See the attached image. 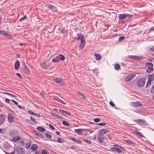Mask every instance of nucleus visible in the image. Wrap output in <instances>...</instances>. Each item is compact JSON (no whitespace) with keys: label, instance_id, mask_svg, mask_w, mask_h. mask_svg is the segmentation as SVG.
<instances>
[{"label":"nucleus","instance_id":"nucleus-1","mask_svg":"<svg viewBox=\"0 0 154 154\" xmlns=\"http://www.w3.org/2000/svg\"><path fill=\"white\" fill-rule=\"evenodd\" d=\"M145 83V78L142 77L139 79L137 82V86L139 87H142L144 86Z\"/></svg>","mask_w":154,"mask_h":154},{"label":"nucleus","instance_id":"nucleus-2","mask_svg":"<svg viewBox=\"0 0 154 154\" xmlns=\"http://www.w3.org/2000/svg\"><path fill=\"white\" fill-rule=\"evenodd\" d=\"M134 121L138 124L142 125L144 126H149V124L147 123L144 120H143L137 119L134 120Z\"/></svg>","mask_w":154,"mask_h":154},{"label":"nucleus","instance_id":"nucleus-3","mask_svg":"<svg viewBox=\"0 0 154 154\" xmlns=\"http://www.w3.org/2000/svg\"><path fill=\"white\" fill-rule=\"evenodd\" d=\"M81 44L80 45V48L81 49H82L84 48L85 43V37L83 35H82L80 38Z\"/></svg>","mask_w":154,"mask_h":154},{"label":"nucleus","instance_id":"nucleus-4","mask_svg":"<svg viewBox=\"0 0 154 154\" xmlns=\"http://www.w3.org/2000/svg\"><path fill=\"white\" fill-rule=\"evenodd\" d=\"M97 140L98 141V142L100 143L101 145L105 146L106 145V143H105L102 140V137H103V136L102 135H101L100 134H98L97 136Z\"/></svg>","mask_w":154,"mask_h":154},{"label":"nucleus","instance_id":"nucleus-5","mask_svg":"<svg viewBox=\"0 0 154 154\" xmlns=\"http://www.w3.org/2000/svg\"><path fill=\"white\" fill-rule=\"evenodd\" d=\"M15 151L17 154H24V151L23 150V149L19 147H16Z\"/></svg>","mask_w":154,"mask_h":154},{"label":"nucleus","instance_id":"nucleus-6","mask_svg":"<svg viewBox=\"0 0 154 154\" xmlns=\"http://www.w3.org/2000/svg\"><path fill=\"white\" fill-rule=\"evenodd\" d=\"M136 76L135 74H129L126 77V81H129Z\"/></svg>","mask_w":154,"mask_h":154},{"label":"nucleus","instance_id":"nucleus-7","mask_svg":"<svg viewBox=\"0 0 154 154\" xmlns=\"http://www.w3.org/2000/svg\"><path fill=\"white\" fill-rule=\"evenodd\" d=\"M14 120V116L10 113L8 116V121L9 123L12 122Z\"/></svg>","mask_w":154,"mask_h":154},{"label":"nucleus","instance_id":"nucleus-8","mask_svg":"<svg viewBox=\"0 0 154 154\" xmlns=\"http://www.w3.org/2000/svg\"><path fill=\"white\" fill-rule=\"evenodd\" d=\"M110 150L112 152H116L118 153H119L122 152L120 149L116 147H112L110 148Z\"/></svg>","mask_w":154,"mask_h":154},{"label":"nucleus","instance_id":"nucleus-9","mask_svg":"<svg viewBox=\"0 0 154 154\" xmlns=\"http://www.w3.org/2000/svg\"><path fill=\"white\" fill-rule=\"evenodd\" d=\"M5 119V116L2 114H0V125H2L4 123Z\"/></svg>","mask_w":154,"mask_h":154},{"label":"nucleus","instance_id":"nucleus-10","mask_svg":"<svg viewBox=\"0 0 154 154\" xmlns=\"http://www.w3.org/2000/svg\"><path fill=\"white\" fill-rule=\"evenodd\" d=\"M54 82L59 84L60 85H61V84L62 83L63 81V79L62 78H56L53 79Z\"/></svg>","mask_w":154,"mask_h":154},{"label":"nucleus","instance_id":"nucleus-11","mask_svg":"<svg viewBox=\"0 0 154 154\" xmlns=\"http://www.w3.org/2000/svg\"><path fill=\"white\" fill-rule=\"evenodd\" d=\"M128 57H129L133 59L134 60H141L142 58L141 57L137 56L130 55L128 56Z\"/></svg>","mask_w":154,"mask_h":154},{"label":"nucleus","instance_id":"nucleus-12","mask_svg":"<svg viewBox=\"0 0 154 154\" xmlns=\"http://www.w3.org/2000/svg\"><path fill=\"white\" fill-rule=\"evenodd\" d=\"M48 8L53 11H56L57 10V8L52 5L49 4L48 6Z\"/></svg>","mask_w":154,"mask_h":154},{"label":"nucleus","instance_id":"nucleus-13","mask_svg":"<svg viewBox=\"0 0 154 154\" xmlns=\"http://www.w3.org/2000/svg\"><path fill=\"white\" fill-rule=\"evenodd\" d=\"M132 105L135 107H140L142 106V104L139 102H132Z\"/></svg>","mask_w":154,"mask_h":154},{"label":"nucleus","instance_id":"nucleus-14","mask_svg":"<svg viewBox=\"0 0 154 154\" xmlns=\"http://www.w3.org/2000/svg\"><path fill=\"white\" fill-rule=\"evenodd\" d=\"M50 114L53 116L54 117H56V118L58 119H63L64 118L63 117L57 114L56 113H53V112H51L50 113Z\"/></svg>","mask_w":154,"mask_h":154},{"label":"nucleus","instance_id":"nucleus-15","mask_svg":"<svg viewBox=\"0 0 154 154\" xmlns=\"http://www.w3.org/2000/svg\"><path fill=\"white\" fill-rule=\"evenodd\" d=\"M134 134H136L137 136H138L139 137H143V135L140 133V132L137 131H134Z\"/></svg>","mask_w":154,"mask_h":154},{"label":"nucleus","instance_id":"nucleus-16","mask_svg":"<svg viewBox=\"0 0 154 154\" xmlns=\"http://www.w3.org/2000/svg\"><path fill=\"white\" fill-rule=\"evenodd\" d=\"M109 131L108 130L106 129H101L100 131V134L102 135L103 136V135L106 133H107Z\"/></svg>","mask_w":154,"mask_h":154},{"label":"nucleus","instance_id":"nucleus-17","mask_svg":"<svg viewBox=\"0 0 154 154\" xmlns=\"http://www.w3.org/2000/svg\"><path fill=\"white\" fill-rule=\"evenodd\" d=\"M35 135L38 138H43L44 137V135L40 133L35 131Z\"/></svg>","mask_w":154,"mask_h":154},{"label":"nucleus","instance_id":"nucleus-18","mask_svg":"<svg viewBox=\"0 0 154 154\" xmlns=\"http://www.w3.org/2000/svg\"><path fill=\"white\" fill-rule=\"evenodd\" d=\"M133 16V15L126 14V21L130 20V19Z\"/></svg>","mask_w":154,"mask_h":154},{"label":"nucleus","instance_id":"nucleus-19","mask_svg":"<svg viewBox=\"0 0 154 154\" xmlns=\"http://www.w3.org/2000/svg\"><path fill=\"white\" fill-rule=\"evenodd\" d=\"M126 142L127 144L128 145H134L135 144V142L129 140H126Z\"/></svg>","mask_w":154,"mask_h":154},{"label":"nucleus","instance_id":"nucleus-20","mask_svg":"<svg viewBox=\"0 0 154 154\" xmlns=\"http://www.w3.org/2000/svg\"><path fill=\"white\" fill-rule=\"evenodd\" d=\"M20 66V62L19 61H17L15 64L14 67L16 70L19 69Z\"/></svg>","mask_w":154,"mask_h":154},{"label":"nucleus","instance_id":"nucleus-21","mask_svg":"<svg viewBox=\"0 0 154 154\" xmlns=\"http://www.w3.org/2000/svg\"><path fill=\"white\" fill-rule=\"evenodd\" d=\"M42 67L43 69H46L49 67L48 64H47L45 62H42L41 64Z\"/></svg>","mask_w":154,"mask_h":154},{"label":"nucleus","instance_id":"nucleus-22","mask_svg":"<svg viewBox=\"0 0 154 154\" xmlns=\"http://www.w3.org/2000/svg\"><path fill=\"white\" fill-rule=\"evenodd\" d=\"M94 56L95 57V59L97 60H99L101 59V56L99 54H94Z\"/></svg>","mask_w":154,"mask_h":154},{"label":"nucleus","instance_id":"nucleus-23","mask_svg":"<svg viewBox=\"0 0 154 154\" xmlns=\"http://www.w3.org/2000/svg\"><path fill=\"white\" fill-rule=\"evenodd\" d=\"M30 120L32 121V122L30 123V124L32 125H34L37 123V122L35 120L34 118L32 116L30 117Z\"/></svg>","mask_w":154,"mask_h":154},{"label":"nucleus","instance_id":"nucleus-24","mask_svg":"<svg viewBox=\"0 0 154 154\" xmlns=\"http://www.w3.org/2000/svg\"><path fill=\"white\" fill-rule=\"evenodd\" d=\"M37 130L40 132H43L45 130V128L41 126H38L37 128Z\"/></svg>","mask_w":154,"mask_h":154},{"label":"nucleus","instance_id":"nucleus-25","mask_svg":"<svg viewBox=\"0 0 154 154\" xmlns=\"http://www.w3.org/2000/svg\"><path fill=\"white\" fill-rule=\"evenodd\" d=\"M153 70V66H151L149 67L146 69V71L147 73H150L151 71Z\"/></svg>","mask_w":154,"mask_h":154},{"label":"nucleus","instance_id":"nucleus-26","mask_svg":"<svg viewBox=\"0 0 154 154\" xmlns=\"http://www.w3.org/2000/svg\"><path fill=\"white\" fill-rule=\"evenodd\" d=\"M21 139V137L20 136H17V137H14L12 138V140L14 142H16L20 140Z\"/></svg>","mask_w":154,"mask_h":154},{"label":"nucleus","instance_id":"nucleus-27","mask_svg":"<svg viewBox=\"0 0 154 154\" xmlns=\"http://www.w3.org/2000/svg\"><path fill=\"white\" fill-rule=\"evenodd\" d=\"M51 140L53 141L57 142L56 140H54L52 139ZM57 142L58 143H62L63 142V140L61 138L58 137V138Z\"/></svg>","mask_w":154,"mask_h":154},{"label":"nucleus","instance_id":"nucleus-28","mask_svg":"<svg viewBox=\"0 0 154 154\" xmlns=\"http://www.w3.org/2000/svg\"><path fill=\"white\" fill-rule=\"evenodd\" d=\"M59 60L62 61L64 60L65 59V57L62 54H60L58 56Z\"/></svg>","mask_w":154,"mask_h":154},{"label":"nucleus","instance_id":"nucleus-29","mask_svg":"<svg viewBox=\"0 0 154 154\" xmlns=\"http://www.w3.org/2000/svg\"><path fill=\"white\" fill-rule=\"evenodd\" d=\"M17 132V131L12 130L9 132V134L10 136L13 137L15 135V133Z\"/></svg>","mask_w":154,"mask_h":154},{"label":"nucleus","instance_id":"nucleus-30","mask_svg":"<svg viewBox=\"0 0 154 154\" xmlns=\"http://www.w3.org/2000/svg\"><path fill=\"white\" fill-rule=\"evenodd\" d=\"M38 146L36 144H33L31 147L32 150L33 151H35L37 149Z\"/></svg>","mask_w":154,"mask_h":154},{"label":"nucleus","instance_id":"nucleus-31","mask_svg":"<svg viewBox=\"0 0 154 154\" xmlns=\"http://www.w3.org/2000/svg\"><path fill=\"white\" fill-rule=\"evenodd\" d=\"M25 68V72L27 74H30V70L28 67L26 65H25L24 66Z\"/></svg>","mask_w":154,"mask_h":154},{"label":"nucleus","instance_id":"nucleus-32","mask_svg":"<svg viewBox=\"0 0 154 154\" xmlns=\"http://www.w3.org/2000/svg\"><path fill=\"white\" fill-rule=\"evenodd\" d=\"M60 61L59 58L57 56L55 58L53 59L52 60V61L54 63H56L59 62Z\"/></svg>","mask_w":154,"mask_h":154},{"label":"nucleus","instance_id":"nucleus-33","mask_svg":"<svg viewBox=\"0 0 154 154\" xmlns=\"http://www.w3.org/2000/svg\"><path fill=\"white\" fill-rule=\"evenodd\" d=\"M119 17L120 19H123L125 17V13L119 14Z\"/></svg>","mask_w":154,"mask_h":154},{"label":"nucleus","instance_id":"nucleus-34","mask_svg":"<svg viewBox=\"0 0 154 154\" xmlns=\"http://www.w3.org/2000/svg\"><path fill=\"white\" fill-rule=\"evenodd\" d=\"M4 36H5L6 38H11V34L7 32H5Z\"/></svg>","mask_w":154,"mask_h":154},{"label":"nucleus","instance_id":"nucleus-35","mask_svg":"<svg viewBox=\"0 0 154 154\" xmlns=\"http://www.w3.org/2000/svg\"><path fill=\"white\" fill-rule=\"evenodd\" d=\"M62 124L66 126H70L69 124L67 121L64 120L62 121Z\"/></svg>","mask_w":154,"mask_h":154},{"label":"nucleus","instance_id":"nucleus-36","mask_svg":"<svg viewBox=\"0 0 154 154\" xmlns=\"http://www.w3.org/2000/svg\"><path fill=\"white\" fill-rule=\"evenodd\" d=\"M3 94H5L9 95L10 96H11L13 97H17V96H15V95H13V94H11L10 93H9L4 92L3 93Z\"/></svg>","mask_w":154,"mask_h":154},{"label":"nucleus","instance_id":"nucleus-37","mask_svg":"<svg viewBox=\"0 0 154 154\" xmlns=\"http://www.w3.org/2000/svg\"><path fill=\"white\" fill-rule=\"evenodd\" d=\"M77 134L79 135H81L82 133V130L81 129H78L76 130Z\"/></svg>","mask_w":154,"mask_h":154},{"label":"nucleus","instance_id":"nucleus-38","mask_svg":"<svg viewBox=\"0 0 154 154\" xmlns=\"http://www.w3.org/2000/svg\"><path fill=\"white\" fill-rule=\"evenodd\" d=\"M120 68V66L118 64H116L114 66V68L116 70L119 69Z\"/></svg>","mask_w":154,"mask_h":154},{"label":"nucleus","instance_id":"nucleus-39","mask_svg":"<svg viewBox=\"0 0 154 154\" xmlns=\"http://www.w3.org/2000/svg\"><path fill=\"white\" fill-rule=\"evenodd\" d=\"M31 145V142L29 141L28 143H27L26 144V148L27 149L29 148Z\"/></svg>","mask_w":154,"mask_h":154},{"label":"nucleus","instance_id":"nucleus-40","mask_svg":"<svg viewBox=\"0 0 154 154\" xmlns=\"http://www.w3.org/2000/svg\"><path fill=\"white\" fill-rule=\"evenodd\" d=\"M31 114L33 115H36L38 116L39 117L40 116V115H38V114L36 113H34V112L30 110L28 111Z\"/></svg>","mask_w":154,"mask_h":154},{"label":"nucleus","instance_id":"nucleus-41","mask_svg":"<svg viewBox=\"0 0 154 154\" xmlns=\"http://www.w3.org/2000/svg\"><path fill=\"white\" fill-rule=\"evenodd\" d=\"M93 124H95L96 125H99L103 126H104L106 125V123L104 122H100L98 123H92Z\"/></svg>","mask_w":154,"mask_h":154},{"label":"nucleus","instance_id":"nucleus-42","mask_svg":"<svg viewBox=\"0 0 154 154\" xmlns=\"http://www.w3.org/2000/svg\"><path fill=\"white\" fill-rule=\"evenodd\" d=\"M40 95L43 97V99L45 98L44 91V90L42 91L41 92L40 94Z\"/></svg>","mask_w":154,"mask_h":154},{"label":"nucleus","instance_id":"nucleus-43","mask_svg":"<svg viewBox=\"0 0 154 154\" xmlns=\"http://www.w3.org/2000/svg\"><path fill=\"white\" fill-rule=\"evenodd\" d=\"M154 79V78H153V76L151 75H149L148 76V80L150 81L151 82Z\"/></svg>","mask_w":154,"mask_h":154},{"label":"nucleus","instance_id":"nucleus-44","mask_svg":"<svg viewBox=\"0 0 154 154\" xmlns=\"http://www.w3.org/2000/svg\"><path fill=\"white\" fill-rule=\"evenodd\" d=\"M145 65L146 66H149L150 67L151 66H153V64L151 63H149L148 62H147L145 63Z\"/></svg>","mask_w":154,"mask_h":154},{"label":"nucleus","instance_id":"nucleus-45","mask_svg":"<svg viewBox=\"0 0 154 154\" xmlns=\"http://www.w3.org/2000/svg\"><path fill=\"white\" fill-rule=\"evenodd\" d=\"M83 140L84 141L86 142L89 144H91V142L90 141L88 140L87 139H84Z\"/></svg>","mask_w":154,"mask_h":154},{"label":"nucleus","instance_id":"nucleus-46","mask_svg":"<svg viewBox=\"0 0 154 154\" xmlns=\"http://www.w3.org/2000/svg\"><path fill=\"white\" fill-rule=\"evenodd\" d=\"M77 95H81L82 96V99H83V100H84L85 99V98L84 95L83 94H82L80 92H79V94H77Z\"/></svg>","mask_w":154,"mask_h":154},{"label":"nucleus","instance_id":"nucleus-47","mask_svg":"<svg viewBox=\"0 0 154 154\" xmlns=\"http://www.w3.org/2000/svg\"><path fill=\"white\" fill-rule=\"evenodd\" d=\"M125 38V37L124 36H122L120 37L119 38V42L121 41L124 40Z\"/></svg>","mask_w":154,"mask_h":154},{"label":"nucleus","instance_id":"nucleus-48","mask_svg":"<svg viewBox=\"0 0 154 154\" xmlns=\"http://www.w3.org/2000/svg\"><path fill=\"white\" fill-rule=\"evenodd\" d=\"M46 137L48 138H51L52 137V136L51 134H48V133H46L45 134Z\"/></svg>","mask_w":154,"mask_h":154},{"label":"nucleus","instance_id":"nucleus-49","mask_svg":"<svg viewBox=\"0 0 154 154\" xmlns=\"http://www.w3.org/2000/svg\"><path fill=\"white\" fill-rule=\"evenodd\" d=\"M94 121L95 122H98L100 121V119L99 118H94Z\"/></svg>","mask_w":154,"mask_h":154},{"label":"nucleus","instance_id":"nucleus-50","mask_svg":"<svg viewBox=\"0 0 154 154\" xmlns=\"http://www.w3.org/2000/svg\"><path fill=\"white\" fill-rule=\"evenodd\" d=\"M151 82L148 80L147 81V82L146 84L145 87L146 88L148 87L149 86V85L151 84Z\"/></svg>","mask_w":154,"mask_h":154},{"label":"nucleus","instance_id":"nucleus-51","mask_svg":"<svg viewBox=\"0 0 154 154\" xmlns=\"http://www.w3.org/2000/svg\"><path fill=\"white\" fill-rule=\"evenodd\" d=\"M42 154H47V151L46 149H43L42 151Z\"/></svg>","mask_w":154,"mask_h":154},{"label":"nucleus","instance_id":"nucleus-52","mask_svg":"<svg viewBox=\"0 0 154 154\" xmlns=\"http://www.w3.org/2000/svg\"><path fill=\"white\" fill-rule=\"evenodd\" d=\"M53 99L57 101H58V100L59 99V98H58L56 96H54L53 97Z\"/></svg>","mask_w":154,"mask_h":154},{"label":"nucleus","instance_id":"nucleus-53","mask_svg":"<svg viewBox=\"0 0 154 154\" xmlns=\"http://www.w3.org/2000/svg\"><path fill=\"white\" fill-rule=\"evenodd\" d=\"M26 15H25L24 16H23V17H21V18H20L19 20V21H22V20H24L26 18Z\"/></svg>","mask_w":154,"mask_h":154},{"label":"nucleus","instance_id":"nucleus-54","mask_svg":"<svg viewBox=\"0 0 154 154\" xmlns=\"http://www.w3.org/2000/svg\"><path fill=\"white\" fill-rule=\"evenodd\" d=\"M49 126L52 130H55V128L54 127H53L52 125L51 124H49Z\"/></svg>","mask_w":154,"mask_h":154},{"label":"nucleus","instance_id":"nucleus-55","mask_svg":"<svg viewBox=\"0 0 154 154\" xmlns=\"http://www.w3.org/2000/svg\"><path fill=\"white\" fill-rule=\"evenodd\" d=\"M16 75L17 77L20 78V79H22V77L20 73L17 72L16 73Z\"/></svg>","mask_w":154,"mask_h":154},{"label":"nucleus","instance_id":"nucleus-56","mask_svg":"<svg viewBox=\"0 0 154 154\" xmlns=\"http://www.w3.org/2000/svg\"><path fill=\"white\" fill-rule=\"evenodd\" d=\"M109 104L111 106L113 107H114L115 106V104H114L113 102L111 101L109 102Z\"/></svg>","mask_w":154,"mask_h":154},{"label":"nucleus","instance_id":"nucleus-57","mask_svg":"<svg viewBox=\"0 0 154 154\" xmlns=\"http://www.w3.org/2000/svg\"><path fill=\"white\" fill-rule=\"evenodd\" d=\"M58 101L60 103H62L63 104H65L66 103L63 101L62 100H61L60 99H59V100H58Z\"/></svg>","mask_w":154,"mask_h":154},{"label":"nucleus","instance_id":"nucleus-58","mask_svg":"<svg viewBox=\"0 0 154 154\" xmlns=\"http://www.w3.org/2000/svg\"><path fill=\"white\" fill-rule=\"evenodd\" d=\"M58 101L60 103H62L63 104H65L66 103L63 101L62 100H61L60 99H59V100H58Z\"/></svg>","mask_w":154,"mask_h":154},{"label":"nucleus","instance_id":"nucleus-59","mask_svg":"<svg viewBox=\"0 0 154 154\" xmlns=\"http://www.w3.org/2000/svg\"><path fill=\"white\" fill-rule=\"evenodd\" d=\"M58 101L60 103H62L63 104H65L66 103L63 101L62 100H61L60 99H59V100H58Z\"/></svg>","mask_w":154,"mask_h":154},{"label":"nucleus","instance_id":"nucleus-60","mask_svg":"<svg viewBox=\"0 0 154 154\" xmlns=\"http://www.w3.org/2000/svg\"><path fill=\"white\" fill-rule=\"evenodd\" d=\"M20 144L21 145L23 146L25 144V143L24 141L21 140L20 141Z\"/></svg>","mask_w":154,"mask_h":154},{"label":"nucleus","instance_id":"nucleus-61","mask_svg":"<svg viewBox=\"0 0 154 154\" xmlns=\"http://www.w3.org/2000/svg\"><path fill=\"white\" fill-rule=\"evenodd\" d=\"M64 113H66L69 116H70L71 115V113L70 112L66 110H65Z\"/></svg>","mask_w":154,"mask_h":154},{"label":"nucleus","instance_id":"nucleus-62","mask_svg":"<svg viewBox=\"0 0 154 154\" xmlns=\"http://www.w3.org/2000/svg\"><path fill=\"white\" fill-rule=\"evenodd\" d=\"M5 32L3 31L0 30V34L2 35H4L5 34Z\"/></svg>","mask_w":154,"mask_h":154},{"label":"nucleus","instance_id":"nucleus-63","mask_svg":"<svg viewBox=\"0 0 154 154\" xmlns=\"http://www.w3.org/2000/svg\"><path fill=\"white\" fill-rule=\"evenodd\" d=\"M152 31H154V26L152 27L151 28L149 31H148V33H149L150 32Z\"/></svg>","mask_w":154,"mask_h":154},{"label":"nucleus","instance_id":"nucleus-64","mask_svg":"<svg viewBox=\"0 0 154 154\" xmlns=\"http://www.w3.org/2000/svg\"><path fill=\"white\" fill-rule=\"evenodd\" d=\"M151 92L152 93H154V85L152 87Z\"/></svg>","mask_w":154,"mask_h":154}]
</instances>
